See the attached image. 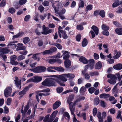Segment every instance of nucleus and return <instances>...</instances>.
Wrapping results in <instances>:
<instances>
[{
    "mask_svg": "<svg viewBox=\"0 0 122 122\" xmlns=\"http://www.w3.org/2000/svg\"><path fill=\"white\" fill-rule=\"evenodd\" d=\"M11 100V99L10 98H9L7 99L6 101V103L7 105H10Z\"/></svg>",
    "mask_w": 122,
    "mask_h": 122,
    "instance_id": "52",
    "label": "nucleus"
},
{
    "mask_svg": "<svg viewBox=\"0 0 122 122\" xmlns=\"http://www.w3.org/2000/svg\"><path fill=\"white\" fill-rule=\"evenodd\" d=\"M30 70L35 73H39L41 72L39 66H38L34 68L30 69Z\"/></svg>",
    "mask_w": 122,
    "mask_h": 122,
    "instance_id": "17",
    "label": "nucleus"
},
{
    "mask_svg": "<svg viewBox=\"0 0 122 122\" xmlns=\"http://www.w3.org/2000/svg\"><path fill=\"white\" fill-rule=\"evenodd\" d=\"M7 46V48H9L10 47L14 49L16 48V45L14 43V42H10L9 43Z\"/></svg>",
    "mask_w": 122,
    "mask_h": 122,
    "instance_id": "15",
    "label": "nucleus"
},
{
    "mask_svg": "<svg viewBox=\"0 0 122 122\" xmlns=\"http://www.w3.org/2000/svg\"><path fill=\"white\" fill-rule=\"evenodd\" d=\"M42 4L44 6H48L49 5V3L48 1H45Z\"/></svg>",
    "mask_w": 122,
    "mask_h": 122,
    "instance_id": "61",
    "label": "nucleus"
},
{
    "mask_svg": "<svg viewBox=\"0 0 122 122\" xmlns=\"http://www.w3.org/2000/svg\"><path fill=\"white\" fill-rule=\"evenodd\" d=\"M63 89V88L62 87L57 88L56 90L57 93H60L61 92H62Z\"/></svg>",
    "mask_w": 122,
    "mask_h": 122,
    "instance_id": "44",
    "label": "nucleus"
},
{
    "mask_svg": "<svg viewBox=\"0 0 122 122\" xmlns=\"http://www.w3.org/2000/svg\"><path fill=\"white\" fill-rule=\"evenodd\" d=\"M44 9V7L42 6L41 5H40L38 8V10H39L41 12H42Z\"/></svg>",
    "mask_w": 122,
    "mask_h": 122,
    "instance_id": "56",
    "label": "nucleus"
},
{
    "mask_svg": "<svg viewBox=\"0 0 122 122\" xmlns=\"http://www.w3.org/2000/svg\"><path fill=\"white\" fill-rule=\"evenodd\" d=\"M49 77H55L57 78H46L41 83L42 85L44 86L49 87L55 86H56V82L59 84L61 86H64L65 84L62 83L61 81H66L67 80V79L62 75H51Z\"/></svg>",
    "mask_w": 122,
    "mask_h": 122,
    "instance_id": "1",
    "label": "nucleus"
},
{
    "mask_svg": "<svg viewBox=\"0 0 122 122\" xmlns=\"http://www.w3.org/2000/svg\"><path fill=\"white\" fill-rule=\"evenodd\" d=\"M79 61L84 64H87L89 61V60H87L85 57L83 56H81L79 58Z\"/></svg>",
    "mask_w": 122,
    "mask_h": 122,
    "instance_id": "5",
    "label": "nucleus"
},
{
    "mask_svg": "<svg viewBox=\"0 0 122 122\" xmlns=\"http://www.w3.org/2000/svg\"><path fill=\"white\" fill-rule=\"evenodd\" d=\"M115 32L119 35H122V28H117L115 30Z\"/></svg>",
    "mask_w": 122,
    "mask_h": 122,
    "instance_id": "18",
    "label": "nucleus"
},
{
    "mask_svg": "<svg viewBox=\"0 0 122 122\" xmlns=\"http://www.w3.org/2000/svg\"><path fill=\"white\" fill-rule=\"evenodd\" d=\"M43 42L41 40H39L38 41L37 44L39 47L42 46L43 45Z\"/></svg>",
    "mask_w": 122,
    "mask_h": 122,
    "instance_id": "51",
    "label": "nucleus"
},
{
    "mask_svg": "<svg viewBox=\"0 0 122 122\" xmlns=\"http://www.w3.org/2000/svg\"><path fill=\"white\" fill-rule=\"evenodd\" d=\"M16 86L18 88L20 89L21 88V82L20 81H18L17 80H14Z\"/></svg>",
    "mask_w": 122,
    "mask_h": 122,
    "instance_id": "19",
    "label": "nucleus"
},
{
    "mask_svg": "<svg viewBox=\"0 0 122 122\" xmlns=\"http://www.w3.org/2000/svg\"><path fill=\"white\" fill-rule=\"evenodd\" d=\"M16 56L15 55H14L11 56L10 57V62L14 61L16 58Z\"/></svg>",
    "mask_w": 122,
    "mask_h": 122,
    "instance_id": "59",
    "label": "nucleus"
},
{
    "mask_svg": "<svg viewBox=\"0 0 122 122\" xmlns=\"http://www.w3.org/2000/svg\"><path fill=\"white\" fill-rule=\"evenodd\" d=\"M7 48V47L4 48H0V52L3 54L7 53L10 51V50Z\"/></svg>",
    "mask_w": 122,
    "mask_h": 122,
    "instance_id": "7",
    "label": "nucleus"
},
{
    "mask_svg": "<svg viewBox=\"0 0 122 122\" xmlns=\"http://www.w3.org/2000/svg\"><path fill=\"white\" fill-rule=\"evenodd\" d=\"M95 90V88L93 87H91L88 89V91L91 94H92L93 93Z\"/></svg>",
    "mask_w": 122,
    "mask_h": 122,
    "instance_id": "29",
    "label": "nucleus"
},
{
    "mask_svg": "<svg viewBox=\"0 0 122 122\" xmlns=\"http://www.w3.org/2000/svg\"><path fill=\"white\" fill-rule=\"evenodd\" d=\"M30 39L28 37H25L23 39V42L24 44L28 43Z\"/></svg>",
    "mask_w": 122,
    "mask_h": 122,
    "instance_id": "31",
    "label": "nucleus"
},
{
    "mask_svg": "<svg viewBox=\"0 0 122 122\" xmlns=\"http://www.w3.org/2000/svg\"><path fill=\"white\" fill-rule=\"evenodd\" d=\"M93 8L92 5H88L86 7L85 11L87 12L89 10H91Z\"/></svg>",
    "mask_w": 122,
    "mask_h": 122,
    "instance_id": "30",
    "label": "nucleus"
},
{
    "mask_svg": "<svg viewBox=\"0 0 122 122\" xmlns=\"http://www.w3.org/2000/svg\"><path fill=\"white\" fill-rule=\"evenodd\" d=\"M110 113L112 114H114L115 113V110L114 108H112L110 109L109 111Z\"/></svg>",
    "mask_w": 122,
    "mask_h": 122,
    "instance_id": "60",
    "label": "nucleus"
},
{
    "mask_svg": "<svg viewBox=\"0 0 122 122\" xmlns=\"http://www.w3.org/2000/svg\"><path fill=\"white\" fill-rule=\"evenodd\" d=\"M6 4V1L5 0H3L0 4V7H3L5 6Z\"/></svg>",
    "mask_w": 122,
    "mask_h": 122,
    "instance_id": "42",
    "label": "nucleus"
},
{
    "mask_svg": "<svg viewBox=\"0 0 122 122\" xmlns=\"http://www.w3.org/2000/svg\"><path fill=\"white\" fill-rule=\"evenodd\" d=\"M43 31L41 33L45 35L46 33L47 30V28L44 25H43Z\"/></svg>",
    "mask_w": 122,
    "mask_h": 122,
    "instance_id": "33",
    "label": "nucleus"
},
{
    "mask_svg": "<svg viewBox=\"0 0 122 122\" xmlns=\"http://www.w3.org/2000/svg\"><path fill=\"white\" fill-rule=\"evenodd\" d=\"M26 2V0H20L19 1L20 4L21 5L25 4Z\"/></svg>",
    "mask_w": 122,
    "mask_h": 122,
    "instance_id": "50",
    "label": "nucleus"
},
{
    "mask_svg": "<svg viewBox=\"0 0 122 122\" xmlns=\"http://www.w3.org/2000/svg\"><path fill=\"white\" fill-rule=\"evenodd\" d=\"M61 104V102L58 100L56 101L53 105L52 108L55 110L58 108Z\"/></svg>",
    "mask_w": 122,
    "mask_h": 122,
    "instance_id": "6",
    "label": "nucleus"
},
{
    "mask_svg": "<svg viewBox=\"0 0 122 122\" xmlns=\"http://www.w3.org/2000/svg\"><path fill=\"white\" fill-rule=\"evenodd\" d=\"M113 67L114 69L116 70H120L122 69V64L118 63L114 65Z\"/></svg>",
    "mask_w": 122,
    "mask_h": 122,
    "instance_id": "10",
    "label": "nucleus"
},
{
    "mask_svg": "<svg viewBox=\"0 0 122 122\" xmlns=\"http://www.w3.org/2000/svg\"><path fill=\"white\" fill-rule=\"evenodd\" d=\"M91 29L94 31L96 35H97L98 34L99 30L97 27L93 25Z\"/></svg>",
    "mask_w": 122,
    "mask_h": 122,
    "instance_id": "11",
    "label": "nucleus"
},
{
    "mask_svg": "<svg viewBox=\"0 0 122 122\" xmlns=\"http://www.w3.org/2000/svg\"><path fill=\"white\" fill-rule=\"evenodd\" d=\"M56 70L60 72H63L64 71V69L61 66H57Z\"/></svg>",
    "mask_w": 122,
    "mask_h": 122,
    "instance_id": "36",
    "label": "nucleus"
},
{
    "mask_svg": "<svg viewBox=\"0 0 122 122\" xmlns=\"http://www.w3.org/2000/svg\"><path fill=\"white\" fill-rule=\"evenodd\" d=\"M39 53H36V54H33V56H32V58L35 60H36V59H37V61H40V57H37L36 56L38 55Z\"/></svg>",
    "mask_w": 122,
    "mask_h": 122,
    "instance_id": "28",
    "label": "nucleus"
},
{
    "mask_svg": "<svg viewBox=\"0 0 122 122\" xmlns=\"http://www.w3.org/2000/svg\"><path fill=\"white\" fill-rule=\"evenodd\" d=\"M70 54H66L64 55V56L63 57V59L66 60L67 59H69V58L70 57Z\"/></svg>",
    "mask_w": 122,
    "mask_h": 122,
    "instance_id": "54",
    "label": "nucleus"
},
{
    "mask_svg": "<svg viewBox=\"0 0 122 122\" xmlns=\"http://www.w3.org/2000/svg\"><path fill=\"white\" fill-rule=\"evenodd\" d=\"M12 90V88L9 86L5 88L4 91V94L5 97H7L10 95Z\"/></svg>",
    "mask_w": 122,
    "mask_h": 122,
    "instance_id": "2",
    "label": "nucleus"
},
{
    "mask_svg": "<svg viewBox=\"0 0 122 122\" xmlns=\"http://www.w3.org/2000/svg\"><path fill=\"white\" fill-rule=\"evenodd\" d=\"M62 37L64 39H66L68 38V36L66 33V31L65 30L64 33L62 34Z\"/></svg>",
    "mask_w": 122,
    "mask_h": 122,
    "instance_id": "49",
    "label": "nucleus"
},
{
    "mask_svg": "<svg viewBox=\"0 0 122 122\" xmlns=\"http://www.w3.org/2000/svg\"><path fill=\"white\" fill-rule=\"evenodd\" d=\"M56 62V59H50L48 61L49 63L51 64H54Z\"/></svg>",
    "mask_w": 122,
    "mask_h": 122,
    "instance_id": "47",
    "label": "nucleus"
},
{
    "mask_svg": "<svg viewBox=\"0 0 122 122\" xmlns=\"http://www.w3.org/2000/svg\"><path fill=\"white\" fill-rule=\"evenodd\" d=\"M81 38V34H79L77 35L76 36V40L78 42H79L80 41Z\"/></svg>",
    "mask_w": 122,
    "mask_h": 122,
    "instance_id": "40",
    "label": "nucleus"
},
{
    "mask_svg": "<svg viewBox=\"0 0 122 122\" xmlns=\"http://www.w3.org/2000/svg\"><path fill=\"white\" fill-rule=\"evenodd\" d=\"M25 58V57L23 55H20L18 57L17 60L18 61H20Z\"/></svg>",
    "mask_w": 122,
    "mask_h": 122,
    "instance_id": "57",
    "label": "nucleus"
},
{
    "mask_svg": "<svg viewBox=\"0 0 122 122\" xmlns=\"http://www.w3.org/2000/svg\"><path fill=\"white\" fill-rule=\"evenodd\" d=\"M73 98L74 97L73 96L71 95L69 96L67 101V103H70L72 102V101Z\"/></svg>",
    "mask_w": 122,
    "mask_h": 122,
    "instance_id": "24",
    "label": "nucleus"
},
{
    "mask_svg": "<svg viewBox=\"0 0 122 122\" xmlns=\"http://www.w3.org/2000/svg\"><path fill=\"white\" fill-rule=\"evenodd\" d=\"M9 12L11 14H13L15 11V9L13 7L9 8L8 10Z\"/></svg>",
    "mask_w": 122,
    "mask_h": 122,
    "instance_id": "35",
    "label": "nucleus"
},
{
    "mask_svg": "<svg viewBox=\"0 0 122 122\" xmlns=\"http://www.w3.org/2000/svg\"><path fill=\"white\" fill-rule=\"evenodd\" d=\"M88 41L86 38H84L82 42V46L83 47H85L88 44Z\"/></svg>",
    "mask_w": 122,
    "mask_h": 122,
    "instance_id": "20",
    "label": "nucleus"
},
{
    "mask_svg": "<svg viewBox=\"0 0 122 122\" xmlns=\"http://www.w3.org/2000/svg\"><path fill=\"white\" fill-rule=\"evenodd\" d=\"M97 112V109L96 108H94L93 110V114L94 116H95Z\"/></svg>",
    "mask_w": 122,
    "mask_h": 122,
    "instance_id": "58",
    "label": "nucleus"
},
{
    "mask_svg": "<svg viewBox=\"0 0 122 122\" xmlns=\"http://www.w3.org/2000/svg\"><path fill=\"white\" fill-rule=\"evenodd\" d=\"M110 96V95L109 94L103 93L101 94L99 96V97L101 98L107 99Z\"/></svg>",
    "mask_w": 122,
    "mask_h": 122,
    "instance_id": "16",
    "label": "nucleus"
},
{
    "mask_svg": "<svg viewBox=\"0 0 122 122\" xmlns=\"http://www.w3.org/2000/svg\"><path fill=\"white\" fill-rule=\"evenodd\" d=\"M108 30H103L102 32V34L105 36H109V33Z\"/></svg>",
    "mask_w": 122,
    "mask_h": 122,
    "instance_id": "45",
    "label": "nucleus"
},
{
    "mask_svg": "<svg viewBox=\"0 0 122 122\" xmlns=\"http://www.w3.org/2000/svg\"><path fill=\"white\" fill-rule=\"evenodd\" d=\"M68 104H69V109L70 110L73 109L74 108H73V107L75 106L74 104H73V102H71Z\"/></svg>",
    "mask_w": 122,
    "mask_h": 122,
    "instance_id": "53",
    "label": "nucleus"
},
{
    "mask_svg": "<svg viewBox=\"0 0 122 122\" xmlns=\"http://www.w3.org/2000/svg\"><path fill=\"white\" fill-rule=\"evenodd\" d=\"M20 5L19 2L18 3V2H16L14 4V6L16 9H17L20 6Z\"/></svg>",
    "mask_w": 122,
    "mask_h": 122,
    "instance_id": "39",
    "label": "nucleus"
},
{
    "mask_svg": "<svg viewBox=\"0 0 122 122\" xmlns=\"http://www.w3.org/2000/svg\"><path fill=\"white\" fill-rule=\"evenodd\" d=\"M107 122H111L112 120V116H109L107 117Z\"/></svg>",
    "mask_w": 122,
    "mask_h": 122,
    "instance_id": "64",
    "label": "nucleus"
},
{
    "mask_svg": "<svg viewBox=\"0 0 122 122\" xmlns=\"http://www.w3.org/2000/svg\"><path fill=\"white\" fill-rule=\"evenodd\" d=\"M122 4V1H120L119 0H116L112 5V7L113 8L116 7Z\"/></svg>",
    "mask_w": 122,
    "mask_h": 122,
    "instance_id": "8",
    "label": "nucleus"
},
{
    "mask_svg": "<svg viewBox=\"0 0 122 122\" xmlns=\"http://www.w3.org/2000/svg\"><path fill=\"white\" fill-rule=\"evenodd\" d=\"M86 90L85 87L84 86H82L80 89V93H83L85 92Z\"/></svg>",
    "mask_w": 122,
    "mask_h": 122,
    "instance_id": "38",
    "label": "nucleus"
},
{
    "mask_svg": "<svg viewBox=\"0 0 122 122\" xmlns=\"http://www.w3.org/2000/svg\"><path fill=\"white\" fill-rule=\"evenodd\" d=\"M29 102H28L27 105L25 106V108L24 110L23 111V112H24V113H25L26 112H27V110H28L29 108Z\"/></svg>",
    "mask_w": 122,
    "mask_h": 122,
    "instance_id": "34",
    "label": "nucleus"
},
{
    "mask_svg": "<svg viewBox=\"0 0 122 122\" xmlns=\"http://www.w3.org/2000/svg\"><path fill=\"white\" fill-rule=\"evenodd\" d=\"M107 77L108 78H110L112 80H116L117 79L116 76L112 74H108L107 75Z\"/></svg>",
    "mask_w": 122,
    "mask_h": 122,
    "instance_id": "14",
    "label": "nucleus"
},
{
    "mask_svg": "<svg viewBox=\"0 0 122 122\" xmlns=\"http://www.w3.org/2000/svg\"><path fill=\"white\" fill-rule=\"evenodd\" d=\"M30 15H27L25 16L24 19V20L26 21H27L30 19Z\"/></svg>",
    "mask_w": 122,
    "mask_h": 122,
    "instance_id": "55",
    "label": "nucleus"
},
{
    "mask_svg": "<svg viewBox=\"0 0 122 122\" xmlns=\"http://www.w3.org/2000/svg\"><path fill=\"white\" fill-rule=\"evenodd\" d=\"M53 45L57 47L59 49L61 50L62 49V46L60 44L54 43L53 44Z\"/></svg>",
    "mask_w": 122,
    "mask_h": 122,
    "instance_id": "27",
    "label": "nucleus"
},
{
    "mask_svg": "<svg viewBox=\"0 0 122 122\" xmlns=\"http://www.w3.org/2000/svg\"><path fill=\"white\" fill-rule=\"evenodd\" d=\"M99 98L98 97H95L94 100V105H97L99 103Z\"/></svg>",
    "mask_w": 122,
    "mask_h": 122,
    "instance_id": "22",
    "label": "nucleus"
},
{
    "mask_svg": "<svg viewBox=\"0 0 122 122\" xmlns=\"http://www.w3.org/2000/svg\"><path fill=\"white\" fill-rule=\"evenodd\" d=\"M40 71L41 72H44L45 71L46 69V68L43 66H40Z\"/></svg>",
    "mask_w": 122,
    "mask_h": 122,
    "instance_id": "43",
    "label": "nucleus"
},
{
    "mask_svg": "<svg viewBox=\"0 0 122 122\" xmlns=\"http://www.w3.org/2000/svg\"><path fill=\"white\" fill-rule=\"evenodd\" d=\"M58 111L56 110L54 111L50 116L49 119L47 122H52L56 117V114Z\"/></svg>",
    "mask_w": 122,
    "mask_h": 122,
    "instance_id": "3",
    "label": "nucleus"
},
{
    "mask_svg": "<svg viewBox=\"0 0 122 122\" xmlns=\"http://www.w3.org/2000/svg\"><path fill=\"white\" fill-rule=\"evenodd\" d=\"M52 53V52L50 50H46L42 52V54L43 55H46L47 54H50Z\"/></svg>",
    "mask_w": 122,
    "mask_h": 122,
    "instance_id": "26",
    "label": "nucleus"
},
{
    "mask_svg": "<svg viewBox=\"0 0 122 122\" xmlns=\"http://www.w3.org/2000/svg\"><path fill=\"white\" fill-rule=\"evenodd\" d=\"M95 61L93 59H91L89 60L88 63H89L90 69H93L94 66Z\"/></svg>",
    "mask_w": 122,
    "mask_h": 122,
    "instance_id": "12",
    "label": "nucleus"
},
{
    "mask_svg": "<svg viewBox=\"0 0 122 122\" xmlns=\"http://www.w3.org/2000/svg\"><path fill=\"white\" fill-rule=\"evenodd\" d=\"M102 65L100 61L97 62L95 66V68L97 69H99L102 68Z\"/></svg>",
    "mask_w": 122,
    "mask_h": 122,
    "instance_id": "13",
    "label": "nucleus"
},
{
    "mask_svg": "<svg viewBox=\"0 0 122 122\" xmlns=\"http://www.w3.org/2000/svg\"><path fill=\"white\" fill-rule=\"evenodd\" d=\"M34 78L33 79V82L36 83L39 82L41 81L42 78L41 77L38 76H35Z\"/></svg>",
    "mask_w": 122,
    "mask_h": 122,
    "instance_id": "9",
    "label": "nucleus"
},
{
    "mask_svg": "<svg viewBox=\"0 0 122 122\" xmlns=\"http://www.w3.org/2000/svg\"><path fill=\"white\" fill-rule=\"evenodd\" d=\"M99 15L102 17L104 18L105 16V13L104 10H102L100 11Z\"/></svg>",
    "mask_w": 122,
    "mask_h": 122,
    "instance_id": "25",
    "label": "nucleus"
},
{
    "mask_svg": "<svg viewBox=\"0 0 122 122\" xmlns=\"http://www.w3.org/2000/svg\"><path fill=\"white\" fill-rule=\"evenodd\" d=\"M121 55V53L120 52H118L114 56L113 58L115 59H117Z\"/></svg>",
    "mask_w": 122,
    "mask_h": 122,
    "instance_id": "37",
    "label": "nucleus"
},
{
    "mask_svg": "<svg viewBox=\"0 0 122 122\" xmlns=\"http://www.w3.org/2000/svg\"><path fill=\"white\" fill-rule=\"evenodd\" d=\"M28 88L27 87H25L22 91L19 93V95H24L26 93V92L27 91V89Z\"/></svg>",
    "mask_w": 122,
    "mask_h": 122,
    "instance_id": "21",
    "label": "nucleus"
},
{
    "mask_svg": "<svg viewBox=\"0 0 122 122\" xmlns=\"http://www.w3.org/2000/svg\"><path fill=\"white\" fill-rule=\"evenodd\" d=\"M102 28L103 30H108L109 29V27L106 25L103 24L102 25Z\"/></svg>",
    "mask_w": 122,
    "mask_h": 122,
    "instance_id": "23",
    "label": "nucleus"
},
{
    "mask_svg": "<svg viewBox=\"0 0 122 122\" xmlns=\"http://www.w3.org/2000/svg\"><path fill=\"white\" fill-rule=\"evenodd\" d=\"M82 117H83V119L84 120H85L86 119V113L85 112H83L82 113Z\"/></svg>",
    "mask_w": 122,
    "mask_h": 122,
    "instance_id": "63",
    "label": "nucleus"
},
{
    "mask_svg": "<svg viewBox=\"0 0 122 122\" xmlns=\"http://www.w3.org/2000/svg\"><path fill=\"white\" fill-rule=\"evenodd\" d=\"M77 29L79 30H82L83 29V27L81 25H77L76 26Z\"/></svg>",
    "mask_w": 122,
    "mask_h": 122,
    "instance_id": "62",
    "label": "nucleus"
},
{
    "mask_svg": "<svg viewBox=\"0 0 122 122\" xmlns=\"http://www.w3.org/2000/svg\"><path fill=\"white\" fill-rule=\"evenodd\" d=\"M101 106L102 107L105 108L107 104L106 102L104 101L101 100L100 102Z\"/></svg>",
    "mask_w": 122,
    "mask_h": 122,
    "instance_id": "32",
    "label": "nucleus"
},
{
    "mask_svg": "<svg viewBox=\"0 0 122 122\" xmlns=\"http://www.w3.org/2000/svg\"><path fill=\"white\" fill-rule=\"evenodd\" d=\"M64 64L65 67L66 68H68L71 65V61L69 59L66 60L64 61Z\"/></svg>",
    "mask_w": 122,
    "mask_h": 122,
    "instance_id": "4",
    "label": "nucleus"
},
{
    "mask_svg": "<svg viewBox=\"0 0 122 122\" xmlns=\"http://www.w3.org/2000/svg\"><path fill=\"white\" fill-rule=\"evenodd\" d=\"M9 108L6 106H5L4 107V113L7 114L9 112Z\"/></svg>",
    "mask_w": 122,
    "mask_h": 122,
    "instance_id": "48",
    "label": "nucleus"
},
{
    "mask_svg": "<svg viewBox=\"0 0 122 122\" xmlns=\"http://www.w3.org/2000/svg\"><path fill=\"white\" fill-rule=\"evenodd\" d=\"M49 114H47L46 115L44 119L43 120L44 122H47L48 120Z\"/></svg>",
    "mask_w": 122,
    "mask_h": 122,
    "instance_id": "46",
    "label": "nucleus"
},
{
    "mask_svg": "<svg viewBox=\"0 0 122 122\" xmlns=\"http://www.w3.org/2000/svg\"><path fill=\"white\" fill-rule=\"evenodd\" d=\"M98 73L97 72H90L89 73L90 75L91 76H92L94 75H97L98 74Z\"/></svg>",
    "mask_w": 122,
    "mask_h": 122,
    "instance_id": "41",
    "label": "nucleus"
}]
</instances>
